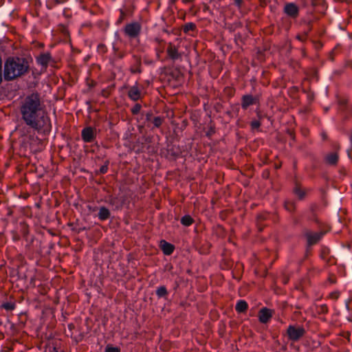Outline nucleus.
Instances as JSON below:
<instances>
[{
  "instance_id": "obj_1",
  "label": "nucleus",
  "mask_w": 352,
  "mask_h": 352,
  "mask_svg": "<svg viewBox=\"0 0 352 352\" xmlns=\"http://www.w3.org/2000/svg\"><path fill=\"white\" fill-rule=\"evenodd\" d=\"M20 113L24 123L34 128L38 133H48L51 131L50 118L37 94H32L23 100Z\"/></svg>"
},
{
  "instance_id": "obj_2",
  "label": "nucleus",
  "mask_w": 352,
  "mask_h": 352,
  "mask_svg": "<svg viewBox=\"0 0 352 352\" xmlns=\"http://www.w3.org/2000/svg\"><path fill=\"white\" fill-rule=\"evenodd\" d=\"M28 68L27 62L19 58H9L5 65L3 70L4 78L12 80L24 74Z\"/></svg>"
},
{
  "instance_id": "obj_3",
  "label": "nucleus",
  "mask_w": 352,
  "mask_h": 352,
  "mask_svg": "<svg viewBox=\"0 0 352 352\" xmlns=\"http://www.w3.org/2000/svg\"><path fill=\"white\" fill-rule=\"evenodd\" d=\"M16 131L21 137L25 138V140L33 139L34 135V132L36 131L34 128L26 124H19L16 128Z\"/></svg>"
},
{
  "instance_id": "obj_4",
  "label": "nucleus",
  "mask_w": 352,
  "mask_h": 352,
  "mask_svg": "<svg viewBox=\"0 0 352 352\" xmlns=\"http://www.w3.org/2000/svg\"><path fill=\"white\" fill-rule=\"evenodd\" d=\"M287 335L290 340L296 341L300 339L305 333L303 327L300 326L290 325L287 328Z\"/></svg>"
},
{
  "instance_id": "obj_5",
  "label": "nucleus",
  "mask_w": 352,
  "mask_h": 352,
  "mask_svg": "<svg viewBox=\"0 0 352 352\" xmlns=\"http://www.w3.org/2000/svg\"><path fill=\"white\" fill-rule=\"evenodd\" d=\"M141 30V25L138 22H133L127 24L124 28L125 34L130 38L138 36Z\"/></svg>"
},
{
  "instance_id": "obj_6",
  "label": "nucleus",
  "mask_w": 352,
  "mask_h": 352,
  "mask_svg": "<svg viewBox=\"0 0 352 352\" xmlns=\"http://www.w3.org/2000/svg\"><path fill=\"white\" fill-rule=\"evenodd\" d=\"M143 96L142 88L137 83L129 87L128 91V96L133 101H137L142 98Z\"/></svg>"
},
{
  "instance_id": "obj_7",
  "label": "nucleus",
  "mask_w": 352,
  "mask_h": 352,
  "mask_svg": "<svg viewBox=\"0 0 352 352\" xmlns=\"http://www.w3.org/2000/svg\"><path fill=\"white\" fill-rule=\"evenodd\" d=\"M96 136V131L92 127H86L82 131V138L86 142H92Z\"/></svg>"
},
{
  "instance_id": "obj_8",
  "label": "nucleus",
  "mask_w": 352,
  "mask_h": 352,
  "mask_svg": "<svg viewBox=\"0 0 352 352\" xmlns=\"http://www.w3.org/2000/svg\"><path fill=\"white\" fill-rule=\"evenodd\" d=\"M285 12L291 17L295 18L298 14V8L294 3H289L285 6Z\"/></svg>"
},
{
  "instance_id": "obj_9",
  "label": "nucleus",
  "mask_w": 352,
  "mask_h": 352,
  "mask_svg": "<svg viewBox=\"0 0 352 352\" xmlns=\"http://www.w3.org/2000/svg\"><path fill=\"white\" fill-rule=\"evenodd\" d=\"M166 52L168 57L173 60H175L181 58V54L178 52L177 48L172 43L168 44Z\"/></svg>"
},
{
  "instance_id": "obj_10",
  "label": "nucleus",
  "mask_w": 352,
  "mask_h": 352,
  "mask_svg": "<svg viewBox=\"0 0 352 352\" xmlns=\"http://www.w3.org/2000/svg\"><path fill=\"white\" fill-rule=\"evenodd\" d=\"M323 232H307L306 234L307 243L309 245L316 243L323 236Z\"/></svg>"
},
{
  "instance_id": "obj_11",
  "label": "nucleus",
  "mask_w": 352,
  "mask_h": 352,
  "mask_svg": "<svg viewBox=\"0 0 352 352\" xmlns=\"http://www.w3.org/2000/svg\"><path fill=\"white\" fill-rule=\"evenodd\" d=\"M258 316L261 322L266 323L272 316V311L267 308H263L260 310Z\"/></svg>"
},
{
  "instance_id": "obj_12",
  "label": "nucleus",
  "mask_w": 352,
  "mask_h": 352,
  "mask_svg": "<svg viewBox=\"0 0 352 352\" xmlns=\"http://www.w3.org/2000/svg\"><path fill=\"white\" fill-rule=\"evenodd\" d=\"M98 217L100 220L104 221L109 218L110 211L106 207H100L99 209Z\"/></svg>"
},
{
  "instance_id": "obj_13",
  "label": "nucleus",
  "mask_w": 352,
  "mask_h": 352,
  "mask_svg": "<svg viewBox=\"0 0 352 352\" xmlns=\"http://www.w3.org/2000/svg\"><path fill=\"white\" fill-rule=\"evenodd\" d=\"M50 55L49 54H43L37 58V62L38 64L46 66L50 60Z\"/></svg>"
},
{
  "instance_id": "obj_14",
  "label": "nucleus",
  "mask_w": 352,
  "mask_h": 352,
  "mask_svg": "<svg viewBox=\"0 0 352 352\" xmlns=\"http://www.w3.org/2000/svg\"><path fill=\"white\" fill-rule=\"evenodd\" d=\"M338 156L336 153H331L326 157V162L328 164L334 165L337 163Z\"/></svg>"
},
{
  "instance_id": "obj_15",
  "label": "nucleus",
  "mask_w": 352,
  "mask_h": 352,
  "mask_svg": "<svg viewBox=\"0 0 352 352\" xmlns=\"http://www.w3.org/2000/svg\"><path fill=\"white\" fill-rule=\"evenodd\" d=\"M248 309V303L243 300H240L237 302L236 305V310L239 312L242 313L244 312Z\"/></svg>"
},
{
  "instance_id": "obj_16",
  "label": "nucleus",
  "mask_w": 352,
  "mask_h": 352,
  "mask_svg": "<svg viewBox=\"0 0 352 352\" xmlns=\"http://www.w3.org/2000/svg\"><path fill=\"white\" fill-rule=\"evenodd\" d=\"M162 249L165 254L169 255L173 252L174 248L171 244L164 241L162 244Z\"/></svg>"
},
{
  "instance_id": "obj_17",
  "label": "nucleus",
  "mask_w": 352,
  "mask_h": 352,
  "mask_svg": "<svg viewBox=\"0 0 352 352\" xmlns=\"http://www.w3.org/2000/svg\"><path fill=\"white\" fill-rule=\"evenodd\" d=\"M254 99L251 96H245L243 98L242 107L246 109L250 105L252 104Z\"/></svg>"
},
{
  "instance_id": "obj_18",
  "label": "nucleus",
  "mask_w": 352,
  "mask_h": 352,
  "mask_svg": "<svg viewBox=\"0 0 352 352\" xmlns=\"http://www.w3.org/2000/svg\"><path fill=\"white\" fill-rule=\"evenodd\" d=\"M193 222L192 217L189 215H185L181 219V223L185 226H190Z\"/></svg>"
},
{
  "instance_id": "obj_19",
  "label": "nucleus",
  "mask_w": 352,
  "mask_h": 352,
  "mask_svg": "<svg viewBox=\"0 0 352 352\" xmlns=\"http://www.w3.org/2000/svg\"><path fill=\"white\" fill-rule=\"evenodd\" d=\"M294 193L296 196L298 197L299 199H302L305 195V192L303 189H302L299 186H296L294 188Z\"/></svg>"
},
{
  "instance_id": "obj_20",
  "label": "nucleus",
  "mask_w": 352,
  "mask_h": 352,
  "mask_svg": "<svg viewBox=\"0 0 352 352\" xmlns=\"http://www.w3.org/2000/svg\"><path fill=\"white\" fill-rule=\"evenodd\" d=\"M156 294L159 297H163L167 294V290L165 287H160L157 288Z\"/></svg>"
},
{
  "instance_id": "obj_21",
  "label": "nucleus",
  "mask_w": 352,
  "mask_h": 352,
  "mask_svg": "<svg viewBox=\"0 0 352 352\" xmlns=\"http://www.w3.org/2000/svg\"><path fill=\"white\" fill-rule=\"evenodd\" d=\"M163 120L161 117H155L153 123L155 127H159L162 124Z\"/></svg>"
},
{
  "instance_id": "obj_22",
  "label": "nucleus",
  "mask_w": 352,
  "mask_h": 352,
  "mask_svg": "<svg viewBox=\"0 0 352 352\" xmlns=\"http://www.w3.org/2000/svg\"><path fill=\"white\" fill-rule=\"evenodd\" d=\"M285 207L287 210L292 211L294 209V204L292 201H286L285 204Z\"/></svg>"
},
{
  "instance_id": "obj_23",
  "label": "nucleus",
  "mask_w": 352,
  "mask_h": 352,
  "mask_svg": "<svg viewBox=\"0 0 352 352\" xmlns=\"http://www.w3.org/2000/svg\"><path fill=\"white\" fill-rule=\"evenodd\" d=\"M195 28V24H193L192 23H189L186 24V25L184 26V31L188 32L190 30H193Z\"/></svg>"
},
{
  "instance_id": "obj_24",
  "label": "nucleus",
  "mask_w": 352,
  "mask_h": 352,
  "mask_svg": "<svg viewBox=\"0 0 352 352\" xmlns=\"http://www.w3.org/2000/svg\"><path fill=\"white\" fill-rule=\"evenodd\" d=\"M141 109V105L139 104H136L132 109L131 111L133 114H137L140 112Z\"/></svg>"
},
{
  "instance_id": "obj_25",
  "label": "nucleus",
  "mask_w": 352,
  "mask_h": 352,
  "mask_svg": "<svg viewBox=\"0 0 352 352\" xmlns=\"http://www.w3.org/2000/svg\"><path fill=\"white\" fill-rule=\"evenodd\" d=\"M105 352H120V349L118 347L107 346Z\"/></svg>"
},
{
  "instance_id": "obj_26",
  "label": "nucleus",
  "mask_w": 352,
  "mask_h": 352,
  "mask_svg": "<svg viewBox=\"0 0 352 352\" xmlns=\"http://www.w3.org/2000/svg\"><path fill=\"white\" fill-rule=\"evenodd\" d=\"M261 125V123L258 120H254L251 122V126L252 129H258Z\"/></svg>"
},
{
  "instance_id": "obj_27",
  "label": "nucleus",
  "mask_w": 352,
  "mask_h": 352,
  "mask_svg": "<svg viewBox=\"0 0 352 352\" xmlns=\"http://www.w3.org/2000/svg\"><path fill=\"white\" fill-rule=\"evenodd\" d=\"M98 52H100V53H104L106 52V47L103 44H100L98 45Z\"/></svg>"
},
{
  "instance_id": "obj_28",
  "label": "nucleus",
  "mask_w": 352,
  "mask_h": 352,
  "mask_svg": "<svg viewBox=\"0 0 352 352\" xmlns=\"http://www.w3.org/2000/svg\"><path fill=\"white\" fill-rule=\"evenodd\" d=\"M107 169H108L107 166V165H104V166H101V167H100V173L101 174H104V173H107Z\"/></svg>"
},
{
  "instance_id": "obj_29",
  "label": "nucleus",
  "mask_w": 352,
  "mask_h": 352,
  "mask_svg": "<svg viewBox=\"0 0 352 352\" xmlns=\"http://www.w3.org/2000/svg\"><path fill=\"white\" fill-rule=\"evenodd\" d=\"M307 35L305 34L303 36H298L297 38L298 39L300 40V41H304L306 38Z\"/></svg>"
},
{
  "instance_id": "obj_30",
  "label": "nucleus",
  "mask_w": 352,
  "mask_h": 352,
  "mask_svg": "<svg viewBox=\"0 0 352 352\" xmlns=\"http://www.w3.org/2000/svg\"><path fill=\"white\" fill-rule=\"evenodd\" d=\"M4 307H5L6 309H12V305H10V304L4 305Z\"/></svg>"
},
{
  "instance_id": "obj_31",
  "label": "nucleus",
  "mask_w": 352,
  "mask_h": 352,
  "mask_svg": "<svg viewBox=\"0 0 352 352\" xmlns=\"http://www.w3.org/2000/svg\"><path fill=\"white\" fill-rule=\"evenodd\" d=\"M109 204L113 205L115 204V199L111 198L109 200Z\"/></svg>"
},
{
  "instance_id": "obj_32",
  "label": "nucleus",
  "mask_w": 352,
  "mask_h": 352,
  "mask_svg": "<svg viewBox=\"0 0 352 352\" xmlns=\"http://www.w3.org/2000/svg\"><path fill=\"white\" fill-rule=\"evenodd\" d=\"M150 118H151V115L147 114V115H146V120H148L150 119Z\"/></svg>"
},
{
  "instance_id": "obj_33",
  "label": "nucleus",
  "mask_w": 352,
  "mask_h": 352,
  "mask_svg": "<svg viewBox=\"0 0 352 352\" xmlns=\"http://www.w3.org/2000/svg\"><path fill=\"white\" fill-rule=\"evenodd\" d=\"M236 3H237L238 6H241V1H236Z\"/></svg>"
},
{
  "instance_id": "obj_34",
  "label": "nucleus",
  "mask_w": 352,
  "mask_h": 352,
  "mask_svg": "<svg viewBox=\"0 0 352 352\" xmlns=\"http://www.w3.org/2000/svg\"><path fill=\"white\" fill-rule=\"evenodd\" d=\"M347 153H348V155H349V157H351L350 151H349V150H348V151H347Z\"/></svg>"
},
{
  "instance_id": "obj_35",
  "label": "nucleus",
  "mask_w": 352,
  "mask_h": 352,
  "mask_svg": "<svg viewBox=\"0 0 352 352\" xmlns=\"http://www.w3.org/2000/svg\"><path fill=\"white\" fill-rule=\"evenodd\" d=\"M123 14H123V12H121V18H120V20H122V17H123Z\"/></svg>"
}]
</instances>
